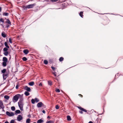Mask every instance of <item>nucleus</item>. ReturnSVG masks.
<instances>
[{
    "label": "nucleus",
    "instance_id": "obj_26",
    "mask_svg": "<svg viewBox=\"0 0 123 123\" xmlns=\"http://www.w3.org/2000/svg\"><path fill=\"white\" fill-rule=\"evenodd\" d=\"M83 12H81L80 13V15L82 18H83Z\"/></svg>",
    "mask_w": 123,
    "mask_h": 123
},
{
    "label": "nucleus",
    "instance_id": "obj_41",
    "mask_svg": "<svg viewBox=\"0 0 123 123\" xmlns=\"http://www.w3.org/2000/svg\"><path fill=\"white\" fill-rule=\"evenodd\" d=\"M52 73L56 77V73L55 72H52Z\"/></svg>",
    "mask_w": 123,
    "mask_h": 123
},
{
    "label": "nucleus",
    "instance_id": "obj_34",
    "mask_svg": "<svg viewBox=\"0 0 123 123\" xmlns=\"http://www.w3.org/2000/svg\"><path fill=\"white\" fill-rule=\"evenodd\" d=\"M2 22L3 23H4V20L2 18H1L0 19V22Z\"/></svg>",
    "mask_w": 123,
    "mask_h": 123
},
{
    "label": "nucleus",
    "instance_id": "obj_3",
    "mask_svg": "<svg viewBox=\"0 0 123 123\" xmlns=\"http://www.w3.org/2000/svg\"><path fill=\"white\" fill-rule=\"evenodd\" d=\"M18 104L20 110L21 111H23V104L22 101H19L18 103Z\"/></svg>",
    "mask_w": 123,
    "mask_h": 123
},
{
    "label": "nucleus",
    "instance_id": "obj_56",
    "mask_svg": "<svg viewBox=\"0 0 123 123\" xmlns=\"http://www.w3.org/2000/svg\"><path fill=\"white\" fill-rule=\"evenodd\" d=\"M36 123V122H34V123Z\"/></svg>",
    "mask_w": 123,
    "mask_h": 123
},
{
    "label": "nucleus",
    "instance_id": "obj_54",
    "mask_svg": "<svg viewBox=\"0 0 123 123\" xmlns=\"http://www.w3.org/2000/svg\"><path fill=\"white\" fill-rule=\"evenodd\" d=\"M4 111V109H3V111Z\"/></svg>",
    "mask_w": 123,
    "mask_h": 123
},
{
    "label": "nucleus",
    "instance_id": "obj_5",
    "mask_svg": "<svg viewBox=\"0 0 123 123\" xmlns=\"http://www.w3.org/2000/svg\"><path fill=\"white\" fill-rule=\"evenodd\" d=\"M17 118L18 121H20L23 119V117L21 115H19L17 117Z\"/></svg>",
    "mask_w": 123,
    "mask_h": 123
},
{
    "label": "nucleus",
    "instance_id": "obj_10",
    "mask_svg": "<svg viewBox=\"0 0 123 123\" xmlns=\"http://www.w3.org/2000/svg\"><path fill=\"white\" fill-rule=\"evenodd\" d=\"M44 122V121L42 119L38 120L37 121V123H42Z\"/></svg>",
    "mask_w": 123,
    "mask_h": 123
},
{
    "label": "nucleus",
    "instance_id": "obj_7",
    "mask_svg": "<svg viewBox=\"0 0 123 123\" xmlns=\"http://www.w3.org/2000/svg\"><path fill=\"white\" fill-rule=\"evenodd\" d=\"M24 88L25 90L28 92H30L31 91V89L30 88L28 87L27 86H25Z\"/></svg>",
    "mask_w": 123,
    "mask_h": 123
},
{
    "label": "nucleus",
    "instance_id": "obj_29",
    "mask_svg": "<svg viewBox=\"0 0 123 123\" xmlns=\"http://www.w3.org/2000/svg\"><path fill=\"white\" fill-rule=\"evenodd\" d=\"M6 22L8 24H10V25H11V22L9 19H7Z\"/></svg>",
    "mask_w": 123,
    "mask_h": 123
},
{
    "label": "nucleus",
    "instance_id": "obj_24",
    "mask_svg": "<svg viewBox=\"0 0 123 123\" xmlns=\"http://www.w3.org/2000/svg\"><path fill=\"white\" fill-rule=\"evenodd\" d=\"M31 102L32 104H34L35 102V100L34 99H32L31 100Z\"/></svg>",
    "mask_w": 123,
    "mask_h": 123
},
{
    "label": "nucleus",
    "instance_id": "obj_19",
    "mask_svg": "<svg viewBox=\"0 0 123 123\" xmlns=\"http://www.w3.org/2000/svg\"><path fill=\"white\" fill-rule=\"evenodd\" d=\"M24 94L26 96H28L29 95L30 93L27 91L25 92Z\"/></svg>",
    "mask_w": 123,
    "mask_h": 123
},
{
    "label": "nucleus",
    "instance_id": "obj_31",
    "mask_svg": "<svg viewBox=\"0 0 123 123\" xmlns=\"http://www.w3.org/2000/svg\"><path fill=\"white\" fill-rule=\"evenodd\" d=\"M11 110L12 111H14L15 110V108L14 106H12L11 107Z\"/></svg>",
    "mask_w": 123,
    "mask_h": 123
},
{
    "label": "nucleus",
    "instance_id": "obj_42",
    "mask_svg": "<svg viewBox=\"0 0 123 123\" xmlns=\"http://www.w3.org/2000/svg\"><path fill=\"white\" fill-rule=\"evenodd\" d=\"M14 121L13 120H11L10 123H14Z\"/></svg>",
    "mask_w": 123,
    "mask_h": 123
},
{
    "label": "nucleus",
    "instance_id": "obj_45",
    "mask_svg": "<svg viewBox=\"0 0 123 123\" xmlns=\"http://www.w3.org/2000/svg\"><path fill=\"white\" fill-rule=\"evenodd\" d=\"M42 84L41 83H40L39 85V86H42Z\"/></svg>",
    "mask_w": 123,
    "mask_h": 123
},
{
    "label": "nucleus",
    "instance_id": "obj_55",
    "mask_svg": "<svg viewBox=\"0 0 123 123\" xmlns=\"http://www.w3.org/2000/svg\"><path fill=\"white\" fill-rule=\"evenodd\" d=\"M79 95H81L82 96V95H81V94H79Z\"/></svg>",
    "mask_w": 123,
    "mask_h": 123
},
{
    "label": "nucleus",
    "instance_id": "obj_20",
    "mask_svg": "<svg viewBox=\"0 0 123 123\" xmlns=\"http://www.w3.org/2000/svg\"><path fill=\"white\" fill-rule=\"evenodd\" d=\"M9 48H8L7 47H5L3 49V50L4 51H7L8 49Z\"/></svg>",
    "mask_w": 123,
    "mask_h": 123
},
{
    "label": "nucleus",
    "instance_id": "obj_9",
    "mask_svg": "<svg viewBox=\"0 0 123 123\" xmlns=\"http://www.w3.org/2000/svg\"><path fill=\"white\" fill-rule=\"evenodd\" d=\"M0 106L1 108L2 109H3L4 108L2 101L1 100H0Z\"/></svg>",
    "mask_w": 123,
    "mask_h": 123
},
{
    "label": "nucleus",
    "instance_id": "obj_46",
    "mask_svg": "<svg viewBox=\"0 0 123 123\" xmlns=\"http://www.w3.org/2000/svg\"><path fill=\"white\" fill-rule=\"evenodd\" d=\"M42 112H43V113H44V114H45V111L44 110H43V111H42Z\"/></svg>",
    "mask_w": 123,
    "mask_h": 123
},
{
    "label": "nucleus",
    "instance_id": "obj_35",
    "mask_svg": "<svg viewBox=\"0 0 123 123\" xmlns=\"http://www.w3.org/2000/svg\"><path fill=\"white\" fill-rule=\"evenodd\" d=\"M22 59L24 61H26L27 60V58L25 57H23L22 58Z\"/></svg>",
    "mask_w": 123,
    "mask_h": 123
},
{
    "label": "nucleus",
    "instance_id": "obj_50",
    "mask_svg": "<svg viewBox=\"0 0 123 123\" xmlns=\"http://www.w3.org/2000/svg\"><path fill=\"white\" fill-rule=\"evenodd\" d=\"M47 118H48L50 119V116H48L47 117Z\"/></svg>",
    "mask_w": 123,
    "mask_h": 123
},
{
    "label": "nucleus",
    "instance_id": "obj_53",
    "mask_svg": "<svg viewBox=\"0 0 123 123\" xmlns=\"http://www.w3.org/2000/svg\"><path fill=\"white\" fill-rule=\"evenodd\" d=\"M1 10V7H0V12Z\"/></svg>",
    "mask_w": 123,
    "mask_h": 123
},
{
    "label": "nucleus",
    "instance_id": "obj_16",
    "mask_svg": "<svg viewBox=\"0 0 123 123\" xmlns=\"http://www.w3.org/2000/svg\"><path fill=\"white\" fill-rule=\"evenodd\" d=\"M4 98L5 99L8 100L9 98V97L8 96L5 95L4 96Z\"/></svg>",
    "mask_w": 123,
    "mask_h": 123
},
{
    "label": "nucleus",
    "instance_id": "obj_11",
    "mask_svg": "<svg viewBox=\"0 0 123 123\" xmlns=\"http://www.w3.org/2000/svg\"><path fill=\"white\" fill-rule=\"evenodd\" d=\"M78 107L79 109L83 111H84L85 112H86L87 111L85 109H84V108H82L78 106Z\"/></svg>",
    "mask_w": 123,
    "mask_h": 123
},
{
    "label": "nucleus",
    "instance_id": "obj_22",
    "mask_svg": "<svg viewBox=\"0 0 123 123\" xmlns=\"http://www.w3.org/2000/svg\"><path fill=\"white\" fill-rule=\"evenodd\" d=\"M4 44L5 46L6 47H7L8 48H9V47L8 45L7 42H5Z\"/></svg>",
    "mask_w": 123,
    "mask_h": 123
},
{
    "label": "nucleus",
    "instance_id": "obj_2",
    "mask_svg": "<svg viewBox=\"0 0 123 123\" xmlns=\"http://www.w3.org/2000/svg\"><path fill=\"white\" fill-rule=\"evenodd\" d=\"M36 5V4L34 3L33 4H30L27 6L24 7L25 9L27 8H33Z\"/></svg>",
    "mask_w": 123,
    "mask_h": 123
},
{
    "label": "nucleus",
    "instance_id": "obj_6",
    "mask_svg": "<svg viewBox=\"0 0 123 123\" xmlns=\"http://www.w3.org/2000/svg\"><path fill=\"white\" fill-rule=\"evenodd\" d=\"M43 105V104L41 102H40L38 103L37 104V106L38 107H41Z\"/></svg>",
    "mask_w": 123,
    "mask_h": 123
},
{
    "label": "nucleus",
    "instance_id": "obj_48",
    "mask_svg": "<svg viewBox=\"0 0 123 123\" xmlns=\"http://www.w3.org/2000/svg\"><path fill=\"white\" fill-rule=\"evenodd\" d=\"M18 85H17L16 86V88L17 89H18Z\"/></svg>",
    "mask_w": 123,
    "mask_h": 123
},
{
    "label": "nucleus",
    "instance_id": "obj_39",
    "mask_svg": "<svg viewBox=\"0 0 123 123\" xmlns=\"http://www.w3.org/2000/svg\"><path fill=\"white\" fill-rule=\"evenodd\" d=\"M55 108L56 109H58L59 108V107L58 106V105H56L55 106Z\"/></svg>",
    "mask_w": 123,
    "mask_h": 123
},
{
    "label": "nucleus",
    "instance_id": "obj_4",
    "mask_svg": "<svg viewBox=\"0 0 123 123\" xmlns=\"http://www.w3.org/2000/svg\"><path fill=\"white\" fill-rule=\"evenodd\" d=\"M6 114L9 117L13 116L14 115V113L13 112H10L8 111L6 112Z\"/></svg>",
    "mask_w": 123,
    "mask_h": 123
},
{
    "label": "nucleus",
    "instance_id": "obj_12",
    "mask_svg": "<svg viewBox=\"0 0 123 123\" xmlns=\"http://www.w3.org/2000/svg\"><path fill=\"white\" fill-rule=\"evenodd\" d=\"M3 61L4 62H7L8 59L6 57H4L3 58Z\"/></svg>",
    "mask_w": 123,
    "mask_h": 123
},
{
    "label": "nucleus",
    "instance_id": "obj_23",
    "mask_svg": "<svg viewBox=\"0 0 123 123\" xmlns=\"http://www.w3.org/2000/svg\"><path fill=\"white\" fill-rule=\"evenodd\" d=\"M30 120H30V118H28L26 120V123H30Z\"/></svg>",
    "mask_w": 123,
    "mask_h": 123
},
{
    "label": "nucleus",
    "instance_id": "obj_32",
    "mask_svg": "<svg viewBox=\"0 0 123 123\" xmlns=\"http://www.w3.org/2000/svg\"><path fill=\"white\" fill-rule=\"evenodd\" d=\"M35 102L36 101V102H37L39 101V99L37 98H35Z\"/></svg>",
    "mask_w": 123,
    "mask_h": 123
},
{
    "label": "nucleus",
    "instance_id": "obj_25",
    "mask_svg": "<svg viewBox=\"0 0 123 123\" xmlns=\"http://www.w3.org/2000/svg\"><path fill=\"white\" fill-rule=\"evenodd\" d=\"M20 111L19 110H17L15 111V112L16 113L19 114L20 113Z\"/></svg>",
    "mask_w": 123,
    "mask_h": 123
},
{
    "label": "nucleus",
    "instance_id": "obj_8",
    "mask_svg": "<svg viewBox=\"0 0 123 123\" xmlns=\"http://www.w3.org/2000/svg\"><path fill=\"white\" fill-rule=\"evenodd\" d=\"M8 74L7 73H5L4 74H3V78L4 80L6 79L7 77Z\"/></svg>",
    "mask_w": 123,
    "mask_h": 123
},
{
    "label": "nucleus",
    "instance_id": "obj_43",
    "mask_svg": "<svg viewBox=\"0 0 123 123\" xmlns=\"http://www.w3.org/2000/svg\"><path fill=\"white\" fill-rule=\"evenodd\" d=\"M51 68H52V70H55V68L54 67H51Z\"/></svg>",
    "mask_w": 123,
    "mask_h": 123
},
{
    "label": "nucleus",
    "instance_id": "obj_49",
    "mask_svg": "<svg viewBox=\"0 0 123 123\" xmlns=\"http://www.w3.org/2000/svg\"><path fill=\"white\" fill-rule=\"evenodd\" d=\"M9 26V25H6V27L7 28Z\"/></svg>",
    "mask_w": 123,
    "mask_h": 123
},
{
    "label": "nucleus",
    "instance_id": "obj_38",
    "mask_svg": "<svg viewBox=\"0 0 123 123\" xmlns=\"http://www.w3.org/2000/svg\"><path fill=\"white\" fill-rule=\"evenodd\" d=\"M55 91L57 92H60V90L59 89L56 88L55 90Z\"/></svg>",
    "mask_w": 123,
    "mask_h": 123
},
{
    "label": "nucleus",
    "instance_id": "obj_17",
    "mask_svg": "<svg viewBox=\"0 0 123 123\" xmlns=\"http://www.w3.org/2000/svg\"><path fill=\"white\" fill-rule=\"evenodd\" d=\"M8 54V52L7 51H4V54L6 56Z\"/></svg>",
    "mask_w": 123,
    "mask_h": 123
},
{
    "label": "nucleus",
    "instance_id": "obj_47",
    "mask_svg": "<svg viewBox=\"0 0 123 123\" xmlns=\"http://www.w3.org/2000/svg\"><path fill=\"white\" fill-rule=\"evenodd\" d=\"M79 112L80 113H81V114H82L83 113L82 111H79Z\"/></svg>",
    "mask_w": 123,
    "mask_h": 123
},
{
    "label": "nucleus",
    "instance_id": "obj_37",
    "mask_svg": "<svg viewBox=\"0 0 123 123\" xmlns=\"http://www.w3.org/2000/svg\"><path fill=\"white\" fill-rule=\"evenodd\" d=\"M6 71V69H4L2 71V73H5Z\"/></svg>",
    "mask_w": 123,
    "mask_h": 123
},
{
    "label": "nucleus",
    "instance_id": "obj_40",
    "mask_svg": "<svg viewBox=\"0 0 123 123\" xmlns=\"http://www.w3.org/2000/svg\"><path fill=\"white\" fill-rule=\"evenodd\" d=\"M9 42L10 43H12V40H11V38H9Z\"/></svg>",
    "mask_w": 123,
    "mask_h": 123
},
{
    "label": "nucleus",
    "instance_id": "obj_51",
    "mask_svg": "<svg viewBox=\"0 0 123 123\" xmlns=\"http://www.w3.org/2000/svg\"><path fill=\"white\" fill-rule=\"evenodd\" d=\"M88 123H93V122L91 121H90Z\"/></svg>",
    "mask_w": 123,
    "mask_h": 123
},
{
    "label": "nucleus",
    "instance_id": "obj_28",
    "mask_svg": "<svg viewBox=\"0 0 123 123\" xmlns=\"http://www.w3.org/2000/svg\"><path fill=\"white\" fill-rule=\"evenodd\" d=\"M52 82L50 81H48V84L49 85H52Z\"/></svg>",
    "mask_w": 123,
    "mask_h": 123
},
{
    "label": "nucleus",
    "instance_id": "obj_18",
    "mask_svg": "<svg viewBox=\"0 0 123 123\" xmlns=\"http://www.w3.org/2000/svg\"><path fill=\"white\" fill-rule=\"evenodd\" d=\"M67 119L68 120L70 121L71 120V119L70 117V116H68L67 117Z\"/></svg>",
    "mask_w": 123,
    "mask_h": 123
},
{
    "label": "nucleus",
    "instance_id": "obj_21",
    "mask_svg": "<svg viewBox=\"0 0 123 123\" xmlns=\"http://www.w3.org/2000/svg\"><path fill=\"white\" fill-rule=\"evenodd\" d=\"M7 62H3L2 65L4 67H5L6 65V63Z\"/></svg>",
    "mask_w": 123,
    "mask_h": 123
},
{
    "label": "nucleus",
    "instance_id": "obj_13",
    "mask_svg": "<svg viewBox=\"0 0 123 123\" xmlns=\"http://www.w3.org/2000/svg\"><path fill=\"white\" fill-rule=\"evenodd\" d=\"M1 35L2 37L5 38L6 37V35L4 32H2L1 33Z\"/></svg>",
    "mask_w": 123,
    "mask_h": 123
},
{
    "label": "nucleus",
    "instance_id": "obj_44",
    "mask_svg": "<svg viewBox=\"0 0 123 123\" xmlns=\"http://www.w3.org/2000/svg\"><path fill=\"white\" fill-rule=\"evenodd\" d=\"M58 0H51V1L53 2H55L56 1Z\"/></svg>",
    "mask_w": 123,
    "mask_h": 123
},
{
    "label": "nucleus",
    "instance_id": "obj_15",
    "mask_svg": "<svg viewBox=\"0 0 123 123\" xmlns=\"http://www.w3.org/2000/svg\"><path fill=\"white\" fill-rule=\"evenodd\" d=\"M29 84L30 86H32L34 84V82L33 81L30 82L29 83Z\"/></svg>",
    "mask_w": 123,
    "mask_h": 123
},
{
    "label": "nucleus",
    "instance_id": "obj_52",
    "mask_svg": "<svg viewBox=\"0 0 123 123\" xmlns=\"http://www.w3.org/2000/svg\"><path fill=\"white\" fill-rule=\"evenodd\" d=\"M4 123H9L8 121H7L6 122Z\"/></svg>",
    "mask_w": 123,
    "mask_h": 123
},
{
    "label": "nucleus",
    "instance_id": "obj_33",
    "mask_svg": "<svg viewBox=\"0 0 123 123\" xmlns=\"http://www.w3.org/2000/svg\"><path fill=\"white\" fill-rule=\"evenodd\" d=\"M44 63L46 65L48 63V62L47 60H44Z\"/></svg>",
    "mask_w": 123,
    "mask_h": 123
},
{
    "label": "nucleus",
    "instance_id": "obj_36",
    "mask_svg": "<svg viewBox=\"0 0 123 123\" xmlns=\"http://www.w3.org/2000/svg\"><path fill=\"white\" fill-rule=\"evenodd\" d=\"M46 123H54V122L51 121H49L46 122Z\"/></svg>",
    "mask_w": 123,
    "mask_h": 123
},
{
    "label": "nucleus",
    "instance_id": "obj_27",
    "mask_svg": "<svg viewBox=\"0 0 123 123\" xmlns=\"http://www.w3.org/2000/svg\"><path fill=\"white\" fill-rule=\"evenodd\" d=\"M8 14H9L8 13L4 12L3 13V15L4 16H7L8 15Z\"/></svg>",
    "mask_w": 123,
    "mask_h": 123
},
{
    "label": "nucleus",
    "instance_id": "obj_30",
    "mask_svg": "<svg viewBox=\"0 0 123 123\" xmlns=\"http://www.w3.org/2000/svg\"><path fill=\"white\" fill-rule=\"evenodd\" d=\"M63 60V58L62 57H61L59 59V60L60 62H62V61Z\"/></svg>",
    "mask_w": 123,
    "mask_h": 123
},
{
    "label": "nucleus",
    "instance_id": "obj_1",
    "mask_svg": "<svg viewBox=\"0 0 123 123\" xmlns=\"http://www.w3.org/2000/svg\"><path fill=\"white\" fill-rule=\"evenodd\" d=\"M21 96V95L19 94H17L15 95L12 99V101L13 102H16L18 100L19 97Z\"/></svg>",
    "mask_w": 123,
    "mask_h": 123
},
{
    "label": "nucleus",
    "instance_id": "obj_14",
    "mask_svg": "<svg viewBox=\"0 0 123 123\" xmlns=\"http://www.w3.org/2000/svg\"><path fill=\"white\" fill-rule=\"evenodd\" d=\"M24 53L25 54H27L29 52L28 50L27 49H24L23 50Z\"/></svg>",
    "mask_w": 123,
    "mask_h": 123
}]
</instances>
